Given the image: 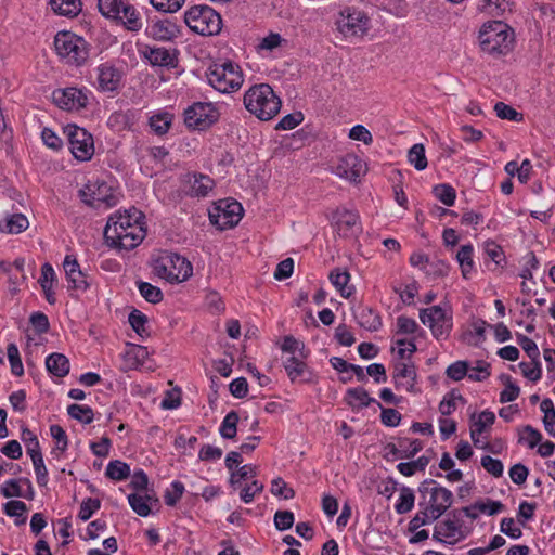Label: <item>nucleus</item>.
Segmentation results:
<instances>
[{
	"label": "nucleus",
	"instance_id": "obj_1",
	"mask_svg": "<svg viewBox=\"0 0 555 555\" xmlns=\"http://www.w3.org/2000/svg\"><path fill=\"white\" fill-rule=\"evenodd\" d=\"M245 108L260 120H270L281 109V100L268 83L250 87L244 95Z\"/></svg>",
	"mask_w": 555,
	"mask_h": 555
},
{
	"label": "nucleus",
	"instance_id": "obj_2",
	"mask_svg": "<svg viewBox=\"0 0 555 555\" xmlns=\"http://www.w3.org/2000/svg\"><path fill=\"white\" fill-rule=\"evenodd\" d=\"M480 47L491 55H505L513 49V36L507 24L492 21L483 24L479 31Z\"/></svg>",
	"mask_w": 555,
	"mask_h": 555
},
{
	"label": "nucleus",
	"instance_id": "obj_3",
	"mask_svg": "<svg viewBox=\"0 0 555 555\" xmlns=\"http://www.w3.org/2000/svg\"><path fill=\"white\" fill-rule=\"evenodd\" d=\"M54 48L61 59L75 66L85 64L90 53V44L70 31H59L54 37Z\"/></svg>",
	"mask_w": 555,
	"mask_h": 555
},
{
	"label": "nucleus",
	"instance_id": "obj_4",
	"mask_svg": "<svg viewBox=\"0 0 555 555\" xmlns=\"http://www.w3.org/2000/svg\"><path fill=\"white\" fill-rule=\"evenodd\" d=\"M188 27L202 36H214L220 33L222 20L212 8L199 4L190 8L184 14Z\"/></svg>",
	"mask_w": 555,
	"mask_h": 555
},
{
	"label": "nucleus",
	"instance_id": "obj_5",
	"mask_svg": "<svg viewBox=\"0 0 555 555\" xmlns=\"http://www.w3.org/2000/svg\"><path fill=\"white\" fill-rule=\"evenodd\" d=\"M155 273L170 283L186 281L193 273L191 262L176 253H165L154 262Z\"/></svg>",
	"mask_w": 555,
	"mask_h": 555
},
{
	"label": "nucleus",
	"instance_id": "obj_6",
	"mask_svg": "<svg viewBox=\"0 0 555 555\" xmlns=\"http://www.w3.org/2000/svg\"><path fill=\"white\" fill-rule=\"evenodd\" d=\"M206 75L209 85L221 93L238 90L244 81L240 66L232 62L215 64L208 68Z\"/></svg>",
	"mask_w": 555,
	"mask_h": 555
},
{
	"label": "nucleus",
	"instance_id": "obj_7",
	"mask_svg": "<svg viewBox=\"0 0 555 555\" xmlns=\"http://www.w3.org/2000/svg\"><path fill=\"white\" fill-rule=\"evenodd\" d=\"M217 107L209 102H195L184 109V124L190 130L204 131L219 119Z\"/></svg>",
	"mask_w": 555,
	"mask_h": 555
},
{
	"label": "nucleus",
	"instance_id": "obj_8",
	"mask_svg": "<svg viewBox=\"0 0 555 555\" xmlns=\"http://www.w3.org/2000/svg\"><path fill=\"white\" fill-rule=\"evenodd\" d=\"M80 199L93 208H111L117 205V196L112 186L104 181L88 182L79 190Z\"/></svg>",
	"mask_w": 555,
	"mask_h": 555
},
{
	"label": "nucleus",
	"instance_id": "obj_9",
	"mask_svg": "<svg viewBox=\"0 0 555 555\" xmlns=\"http://www.w3.org/2000/svg\"><path fill=\"white\" fill-rule=\"evenodd\" d=\"M73 156L80 162L90 160L94 154L93 137L85 128L69 124L63 129Z\"/></svg>",
	"mask_w": 555,
	"mask_h": 555
},
{
	"label": "nucleus",
	"instance_id": "obj_10",
	"mask_svg": "<svg viewBox=\"0 0 555 555\" xmlns=\"http://www.w3.org/2000/svg\"><path fill=\"white\" fill-rule=\"evenodd\" d=\"M243 217V207L237 201L221 199L209 211L210 222L219 230L232 229Z\"/></svg>",
	"mask_w": 555,
	"mask_h": 555
},
{
	"label": "nucleus",
	"instance_id": "obj_11",
	"mask_svg": "<svg viewBox=\"0 0 555 555\" xmlns=\"http://www.w3.org/2000/svg\"><path fill=\"white\" fill-rule=\"evenodd\" d=\"M369 16L356 8H345L336 21L337 29L345 37L363 36L369 29Z\"/></svg>",
	"mask_w": 555,
	"mask_h": 555
},
{
	"label": "nucleus",
	"instance_id": "obj_12",
	"mask_svg": "<svg viewBox=\"0 0 555 555\" xmlns=\"http://www.w3.org/2000/svg\"><path fill=\"white\" fill-rule=\"evenodd\" d=\"M144 216L141 211L135 208L125 210L124 212L117 211L108 218V221L104 228V240L108 246L113 244L115 240L122 238L124 231L127 230L137 219H143Z\"/></svg>",
	"mask_w": 555,
	"mask_h": 555
},
{
	"label": "nucleus",
	"instance_id": "obj_13",
	"mask_svg": "<svg viewBox=\"0 0 555 555\" xmlns=\"http://www.w3.org/2000/svg\"><path fill=\"white\" fill-rule=\"evenodd\" d=\"M420 319L428 325L437 339H446L452 328V318L440 306H433L420 311Z\"/></svg>",
	"mask_w": 555,
	"mask_h": 555
},
{
	"label": "nucleus",
	"instance_id": "obj_14",
	"mask_svg": "<svg viewBox=\"0 0 555 555\" xmlns=\"http://www.w3.org/2000/svg\"><path fill=\"white\" fill-rule=\"evenodd\" d=\"M52 100L60 108L69 112L85 108L88 104L87 93L75 87L54 90Z\"/></svg>",
	"mask_w": 555,
	"mask_h": 555
},
{
	"label": "nucleus",
	"instance_id": "obj_15",
	"mask_svg": "<svg viewBox=\"0 0 555 555\" xmlns=\"http://www.w3.org/2000/svg\"><path fill=\"white\" fill-rule=\"evenodd\" d=\"M453 493L439 485L430 488V495L425 502H420L421 507H425L430 514L440 518L452 505Z\"/></svg>",
	"mask_w": 555,
	"mask_h": 555
},
{
	"label": "nucleus",
	"instance_id": "obj_16",
	"mask_svg": "<svg viewBox=\"0 0 555 555\" xmlns=\"http://www.w3.org/2000/svg\"><path fill=\"white\" fill-rule=\"evenodd\" d=\"M146 230L142 219L134 220L122 233V238L115 240L111 247L130 250L140 245L145 237Z\"/></svg>",
	"mask_w": 555,
	"mask_h": 555
},
{
	"label": "nucleus",
	"instance_id": "obj_17",
	"mask_svg": "<svg viewBox=\"0 0 555 555\" xmlns=\"http://www.w3.org/2000/svg\"><path fill=\"white\" fill-rule=\"evenodd\" d=\"M333 220L340 235L348 236L354 232H361L360 216L354 210L337 208L333 212Z\"/></svg>",
	"mask_w": 555,
	"mask_h": 555
},
{
	"label": "nucleus",
	"instance_id": "obj_18",
	"mask_svg": "<svg viewBox=\"0 0 555 555\" xmlns=\"http://www.w3.org/2000/svg\"><path fill=\"white\" fill-rule=\"evenodd\" d=\"M122 73L111 63L98 67V85L103 92H114L120 87Z\"/></svg>",
	"mask_w": 555,
	"mask_h": 555
},
{
	"label": "nucleus",
	"instance_id": "obj_19",
	"mask_svg": "<svg viewBox=\"0 0 555 555\" xmlns=\"http://www.w3.org/2000/svg\"><path fill=\"white\" fill-rule=\"evenodd\" d=\"M184 182L190 184L185 192L191 197H206L215 188V181L209 176L201 172H189L184 176Z\"/></svg>",
	"mask_w": 555,
	"mask_h": 555
},
{
	"label": "nucleus",
	"instance_id": "obj_20",
	"mask_svg": "<svg viewBox=\"0 0 555 555\" xmlns=\"http://www.w3.org/2000/svg\"><path fill=\"white\" fill-rule=\"evenodd\" d=\"M63 267L68 282V288L86 291L89 287L85 273L80 270V266L74 255H66Z\"/></svg>",
	"mask_w": 555,
	"mask_h": 555
},
{
	"label": "nucleus",
	"instance_id": "obj_21",
	"mask_svg": "<svg viewBox=\"0 0 555 555\" xmlns=\"http://www.w3.org/2000/svg\"><path fill=\"white\" fill-rule=\"evenodd\" d=\"M362 169L361 159L354 154H347L339 159L334 172L340 178L356 182L361 176Z\"/></svg>",
	"mask_w": 555,
	"mask_h": 555
},
{
	"label": "nucleus",
	"instance_id": "obj_22",
	"mask_svg": "<svg viewBox=\"0 0 555 555\" xmlns=\"http://www.w3.org/2000/svg\"><path fill=\"white\" fill-rule=\"evenodd\" d=\"M146 34L160 41H169L177 38L180 34L179 26L169 18L153 22L146 28Z\"/></svg>",
	"mask_w": 555,
	"mask_h": 555
},
{
	"label": "nucleus",
	"instance_id": "obj_23",
	"mask_svg": "<svg viewBox=\"0 0 555 555\" xmlns=\"http://www.w3.org/2000/svg\"><path fill=\"white\" fill-rule=\"evenodd\" d=\"M283 366L293 383L296 380L309 383L312 379V371L309 370L302 358L291 356L284 360Z\"/></svg>",
	"mask_w": 555,
	"mask_h": 555
},
{
	"label": "nucleus",
	"instance_id": "obj_24",
	"mask_svg": "<svg viewBox=\"0 0 555 555\" xmlns=\"http://www.w3.org/2000/svg\"><path fill=\"white\" fill-rule=\"evenodd\" d=\"M453 519L448 518L440 521L437 526L441 528L444 538L448 539L447 544H455L464 540L467 533L462 529L463 522L457 518L456 513L453 512Z\"/></svg>",
	"mask_w": 555,
	"mask_h": 555
},
{
	"label": "nucleus",
	"instance_id": "obj_25",
	"mask_svg": "<svg viewBox=\"0 0 555 555\" xmlns=\"http://www.w3.org/2000/svg\"><path fill=\"white\" fill-rule=\"evenodd\" d=\"M354 317L358 321V324L370 332H376L383 325L380 315L369 307H360L354 312Z\"/></svg>",
	"mask_w": 555,
	"mask_h": 555
},
{
	"label": "nucleus",
	"instance_id": "obj_26",
	"mask_svg": "<svg viewBox=\"0 0 555 555\" xmlns=\"http://www.w3.org/2000/svg\"><path fill=\"white\" fill-rule=\"evenodd\" d=\"M46 369L53 376L65 377L69 373L70 363L65 354L53 352L46 358Z\"/></svg>",
	"mask_w": 555,
	"mask_h": 555
},
{
	"label": "nucleus",
	"instance_id": "obj_27",
	"mask_svg": "<svg viewBox=\"0 0 555 555\" xmlns=\"http://www.w3.org/2000/svg\"><path fill=\"white\" fill-rule=\"evenodd\" d=\"M145 57L153 66L176 67L177 65L175 52L166 48H150L145 52Z\"/></svg>",
	"mask_w": 555,
	"mask_h": 555
},
{
	"label": "nucleus",
	"instance_id": "obj_28",
	"mask_svg": "<svg viewBox=\"0 0 555 555\" xmlns=\"http://www.w3.org/2000/svg\"><path fill=\"white\" fill-rule=\"evenodd\" d=\"M475 414L472 415V425H470V438L473 440L474 446L478 447L479 436L486 430L487 427L491 426L495 422V414L490 410L482 411L478 418L475 420Z\"/></svg>",
	"mask_w": 555,
	"mask_h": 555
},
{
	"label": "nucleus",
	"instance_id": "obj_29",
	"mask_svg": "<svg viewBox=\"0 0 555 555\" xmlns=\"http://www.w3.org/2000/svg\"><path fill=\"white\" fill-rule=\"evenodd\" d=\"M117 23H120L126 29L130 31H139L142 28V21L139 12L130 3H125L121 7V14L119 18H116Z\"/></svg>",
	"mask_w": 555,
	"mask_h": 555
},
{
	"label": "nucleus",
	"instance_id": "obj_30",
	"mask_svg": "<svg viewBox=\"0 0 555 555\" xmlns=\"http://www.w3.org/2000/svg\"><path fill=\"white\" fill-rule=\"evenodd\" d=\"M28 225L29 222L26 216L23 214H12L0 221V231L10 234H18L25 231Z\"/></svg>",
	"mask_w": 555,
	"mask_h": 555
},
{
	"label": "nucleus",
	"instance_id": "obj_31",
	"mask_svg": "<svg viewBox=\"0 0 555 555\" xmlns=\"http://www.w3.org/2000/svg\"><path fill=\"white\" fill-rule=\"evenodd\" d=\"M330 280L332 284L337 288L340 293L341 297L349 298L353 292V286H348V282L350 280V274L347 271H341L339 269H335L330 273Z\"/></svg>",
	"mask_w": 555,
	"mask_h": 555
},
{
	"label": "nucleus",
	"instance_id": "obj_32",
	"mask_svg": "<svg viewBox=\"0 0 555 555\" xmlns=\"http://www.w3.org/2000/svg\"><path fill=\"white\" fill-rule=\"evenodd\" d=\"M52 10L64 16H76L81 11L80 0H50Z\"/></svg>",
	"mask_w": 555,
	"mask_h": 555
},
{
	"label": "nucleus",
	"instance_id": "obj_33",
	"mask_svg": "<svg viewBox=\"0 0 555 555\" xmlns=\"http://www.w3.org/2000/svg\"><path fill=\"white\" fill-rule=\"evenodd\" d=\"M473 251V246L468 244L461 246L456 254V259L464 279H468L474 269Z\"/></svg>",
	"mask_w": 555,
	"mask_h": 555
},
{
	"label": "nucleus",
	"instance_id": "obj_34",
	"mask_svg": "<svg viewBox=\"0 0 555 555\" xmlns=\"http://www.w3.org/2000/svg\"><path fill=\"white\" fill-rule=\"evenodd\" d=\"M345 401L348 405L352 408L354 406V401L359 402V408H366L371 403L375 402V399L371 398L369 392L364 388L357 387L349 388L347 390Z\"/></svg>",
	"mask_w": 555,
	"mask_h": 555
},
{
	"label": "nucleus",
	"instance_id": "obj_35",
	"mask_svg": "<svg viewBox=\"0 0 555 555\" xmlns=\"http://www.w3.org/2000/svg\"><path fill=\"white\" fill-rule=\"evenodd\" d=\"M125 3L122 0H98V9L104 17L116 21L120 17Z\"/></svg>",
	"mask_w": 555,
	"mask_h": 555
},
{
	"label": "nucleus",
	"instance_id": "obj_36",
	"mask_svg": "<svg viewBox=\"0 0 555 555\" xmlns=\"http://www.w3.org/2000/svg\"><path fill=\"white\" fill-rule=\"evenodd\" d=\"M173 115L168 112H162L158 114L153 115L150 118V127L152 130L158 134L163 135L166 134L172 124Z\"/></svg>",
	"mask_w": 555,
	"mask_h": 555
},
{
	"label": "nucleus",
	"instance_id": "obj_37",
	"mask_svg": "<svg viewBox=\"0 0 555 555\" xmlns=\"http://www.w3.org/2000/svg\"><path fill=\"white\" fill-rule=\"evenodd\" d=\"M240 416L236 411H230L221 422L219 433L224 439H234L237 433Z\"/></svg>",
	"mask_w": 555,
	"mask_h": 555
},
{
	"label": "nucleus",
	"instance_id": "obj_38",
	"mask_svg": "<svg viewBox=\"0 0 555 555\" xmlns=\"http://www.w3.org/2000/svg\"><path fill=\"white\" fill-rule=\"evenodd\" d=\"M430 459L426 455L420 456L415 461L410 462H401L397 465V469L400 474L405 477L413 476L417 470L424 472L427 465L429 464Z\"/></svg>",
	"mask_w": 555,
	"mask_h": 555
},
{
	"label": "nucleus",
	"instance_id": "obj_39",
	"mask_svg": "<svg viewBox=\"0 0 555 555\" xmlns=\"http://www.w3.org/2000/svg\"><path fill=\"white\" fill-rule=\"evenodd\" d=\"M415 494L414 491L405 486L400 488L399 500L395 505L397 514H406L414 507Z\"/></svg>",
	"mask_w": 555,
	"mask_h": 555
},
{
	"label": "nucleus",
	"instance_id": "obj_40",
	"mask_svg": "<svg viewBox=\"0 0 555 555\" xmlns=\"http://www.w3.org/2000/svg\"><path fill=\"white\" fill-rule=\"evenodd\" d=\"M67 414L82 424H91L94 418L93 410L89 405L77 403L67 406Z\"/></svg>",
	"mask_w": 555,
	"mask_h": 555
},
{
	"label": "nucleus",
	"instance_id": "obj_41",
	"mask_svg": "<svg viewBox=\"0 0 555 555\" xmlns=\"http://www.w3.org/2000/svg\"><path fill=\"white\" fill-rule=\"evenodd\" d=\"M540 410L544 413L543 424L548 435L555 437V409L553 401L550 398L542 400Z\"/></svg>",
	"mask_w": 555,
	"mask_h": 555
},
{
	"label": "nucleus",
	"instance_id": "obj_42",
	"mask_svg": "<svg viewBox=\"0 0 555 555\" xmlns=\"http://www.w3.org/2000/svg\"><path fill=\"white\" fill-rule=\"evenodd\" d=\"M106 477L112 480H124L130 476V466L119 460L111 461L106 467Z\"/></svg>",
	"mask_w": 555,
	"mask_h": 555
},
{
	"label": "nucleus",
	"instance_id": "obj_43",
	"mask_svg": "<svg viewBox=\"0 0 555 555\" xmlns=\"http://www.w3.org/2000/svg\"><path fill=\"white\" fill-rule=\"evenodd\" d=\"M152 500V496L149 494L140 495L137 493H131L128 495V502L131 508L141 517H146L151 513V507L149 505V501Z\"/></svg>",
	"mask_w": 555,
	"mask_h": 555
},
{
	"label": "nucleus",
	"instance_id": "obj_44",
	"mask_svg": "<svg viewBox=\"0 0 555 555\" xmlns=\"http://www.w3.org/2000/svg\"><path fill=\"white\" fill-rule=\"evenodd\" d=\"M408 160L418 171L427 167L428 162L425 155V147L422 143H416L409 150Z\"/></svg>",
	"mask_w": 555,
	"mask_h": 555
},
{
	"label": "nucleus",
	"instance_id": "obj_45",
	"mask_svg": "<svg viewBox=\"0 0 555 555\" xmlns=\"http://www.w3.org/2000/svg\"><path fill=\"white\" fill-rule=\"evenodd\" d=\"M128 321L132 330L142 338L150 335L146 328L147 317L140 310L133 309L128 317Z\"/></svg>",
	"mask_w": 555,
	"mask_h": 555
},
{
	"label": "nucleus",
	"instance_id": "obj_46",
	"mask_svg": "<svg viewBox=\"0 0 555 555\" xmlns=\"http://www.w3.org/2000/svg\"><path fill=\"white\" fill-rule=\"evenodd\" d=\"M31 461L36 473L37 483L40 487H46L48 483V469L44 465L42 453L31 449Z\"/></svg>",
	"mask_w": 555,
	"mask_h": 555
},
{
	"label": "nucleus",
	"instance_id": "obj_47",
	"mask_svg": "<svg viewBox=\"0 0 555 555\" xmlns=\"http://www.w3.org/2000/svg\"><path fill=\"white\" fill-rule=\"evenodd\" d=\"M138 288L141 296L151 304H158L164 298L162 289L149 282H138Z\"/></svg>",
	"mask_w": 555,
	"mask_h": 555
},
{
	"label": "nucleus",
	"instance_id": "obj_48",
	"mask_svg": "<svg viewBox=\"0 0 555 555\" xmlns=\"http://www.w3.org/2000/svg\"><path fill=\"white\" fill-rule=\"evenodd\" d=\"M478 10L494 16H499L502 15L506 10L511 9L509 2L507 0H482L478 4Z\"/></svg>",
	"mask_w": 555,
	"mask_h": 555
},
{
	"label": "nucleus",
	"instance_id": "obj_49",
	"mask_svg": "<svg viewBox=\"0 0 555 555\" xmlns=\"http://www.w3.org/2000/svg\"><path fill=\"white\" fill-rule=\"evenodd\" d=\"M433 193L446 206H452L456 198L455 189L446 183L435 185Z\"/></svg>",
	"mask_w": 555,
	"mask_h": 555
},
{
	"label": "nucleus",
	"instance_id": "obj_50",
	"mask_svg": "<svg viewBox=\"0 0 555 555\" xmlns=\"http://www.w3.org/2000/svg\"><path fill=\"white\" fill-rule=\"evenodd\" d=\"M7 356L10 362L11 372L15 376H22L24 374V367L21 360L20 351L14 343H10L7 347Z\"/></svg>",
	"mask_w": 555,
	"mask_h": 555
},
{
	"label": "nucleus",
	"instance_id": "obj_51",
	"mask_svg": "<svg viewBox=\"0 0 555 555\" xmlns=\"http://www.w3.org/2000/svg\"><path fill=\"white\" fill-rule=\"evenodd\" d=\"M399 447L402 448V459H413L424 447L420 439H410L406 437L399 438Z\"/></svg>",
	"mask_w": 555,
	"mask_h": 555
},
{
	"label": "nucleus",
	"instance_id": "obj_52",
	"mask_svg": "<svg viewBox=\"0 0 555 555\" xmlns=\"http://www.w3.org/2000/svg\"><path fill=\"white\" fill-rule=\"evenodd\" d=\"M501 379L505 383V388L500 393V402L507 403L516 400L520 393V388L512 380L509 375H502Z\"/></svg>",
	"mask_w": 555,
	"mask_h": 555
},
{
	"label": "nucleus",
	"instance_id": "obj_53",
	"mask_svg": "<svg viewBox=\"0 0 555 555\" xmlns=\"http://www.w3.org/2000/svg\"><path fill=\"white\" fill-rule=\"evenodd\" d=\"M455 400H459L463 403L465 402L464 397L460 393H455L454 390L448 392L439 403V412L443 416L451 415L456 409Z\"/></svg>",
	"mask_w": 555,
	"mask_h": 555
},
{
	"label": "nucleus",
	"instance_id": "obj_54",
	"mask_svg": "<svg viewBox=\"0 0 555 555\" xmlns=\"http://www.w3.org/2000/svg\"><path fill=\"white\" fill-rule=\"evenodd\" d=\"M424 270L427 275L438 279L448 275L450 267L444 260L434 259L431 261L428 260Z\"/></svg>",
	"mask_w": 555,
	"mask_h": 555
},
{
	"label": "nucleus",
	"instance_id": "obj_55",
	"mask_svg": "<svg viewBox=\"0 0 555 555\" xmlns=\"http://www.w3.org/2000/svg\"><path fill=\"white\" fill-rule=\"evenodd\" d=\"M438 518L430 514L425 507L421 509L415 516L409 521L408 530L410 532H415L422 526L428 525Z\"/></svg>",
	"mask_w": 555,
	"mask_h": 555
},
{
	"label": "nucleus",
	"instance_id": "obj_56",
	"mask_svg": "<svg viewBox=\"0 0 555 555\" xmlns=\"http://www.w3.org/2000/svg\"><path fill=\"white\" fill-rule=\"evenodd\" d=\"M416 376V369L414 364H406L403 362H398L395 364L393 379L397 388L399 387L400 378L415 380Z\"/></svg>",
	"mask_w": 555,
	"mask_h": 555
},
{
	"label": "nucleus",
	"instance_id": "obj_57",
	"mask_svg": "<svg viewBox=\"0 0 555 555\" xmlns=\"http://www.w3.org/2000/svg\"><path fill=\"white\" fill-rule=\"evenodd\" d=\"M494 111L496 116L501 119H507L512 121H521L524 119V115L521 113L517 112L514 107L503 102L495 103Z\"/></svg>",
	"mask_w": 555,
	"mask_h": 555
},
{
	"label": "nucleus",
	"instance_id": "obj_58",
	"mask_svg": "<svg viewBox=\"0 0 555 555\" xmlns=\"http://www.w3.org/2000/svg\"><path fill=\"white\" fill-rule=\"evenodd\" d=\"M542 441V434L531 425H526L522 428V433L519 437L518 442H526L530 449L535 448Z\"/></svg>",
	"mask_w": 555,
	"mask_h": 555
},
{
	"label": "nucleus",
	"instance_id": "obj_59",
	"mask_svg": "<svg viewBox=\"0 0 555 555\" xmlns=\"http://www.w3.org/2000/svg\"><path fill=\"white\" fill-rule=\"evenodd\" d=\"M516 338L519 346L524 349V351L527 353V356L531 359L532 362H537V360H540L539 348L531 338L519 333L516 335Z\"/></svg>",
	"mask_w": 555,
	"mask_h": 555
},
{
	"label": "nucleus",
	"instance_id": "obj_60",
	"mask_svg": "<svg viewBox=\"0 0 555 555\" xmlns=\"http://www.w3.org/2000/svg\"><path fill=\"white\" fill-rule=\"evenodd\" d=\"M281 349L283 352L294 353L296 350L299 351V356L302 359L308 357V351L305 349V345L297 340L294 336L287 335L284 337Z\"/></svg>",
	"mask_w": 555,
	"mask_h": 555
},
{
	"label": "nucleus",
	"instance_id": "obj_61",
	"mask_svg": "<svg viewBox=\"0 0 555 555\" xmlns=\"http://www.w3.org/2000/svg\"><path fill=\"white\" fill-rule=\"evenodd\" d=\"M184 492V485L180 481H173L171 489H167L164 494L165 504L168 506H175L182 498Z\"/></svg>",
	"mask_w": 555,
	"mask_h": 555
},
{
	"label": "nucleus",
	"instance_id": "obj_62",
	"mask_svg": "<svg viewBox=\"0 0 555 555\" xmlns=\"http://www.w3.org/2000/svg\"><path fill=\"white\" fill-rule=\"evenodd\" d=\"M468 372V363L466 361H456L450 364L446 370V375L454 380H462Z\"/></svg>",
	"mask_w": 555,
	"mask_h": 555
},
{
	"label": "nucleus",
	"instance_id": "obj_63",
	"mask_svg": "<svg viewBox=\"0 0 555 555\" xmlns=\"http://www.w3.org/2000/svg\"><path fill=\"white\" fill-rule=\"evenodd\" d=\"M100 507L101 502L99 499L88 498L87 500L82 501L80 505V509L78 513L79 519H81L82 521H87Z\"/></svg>",
	"mask_w": 555,
	"mask_h": 555
},
{
	"label": "nucleus",
	"instance_id": "obj_64",
	"mask_svg": "<svg viewBox=\"0 0 555 555\" xmlns=\"http://www.w3.org/2000/svg\"><path fill=\"white\" fill-rule=\"evenodd\" d=\"M294 514L291 511H278L274 514V526L280 531L291 529L294 525Z\"/></svg>",
	"mask_w": 555,
	"mask_h": 555
}]
</instances>
